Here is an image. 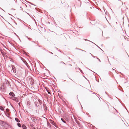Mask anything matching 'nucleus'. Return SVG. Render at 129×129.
Returning a JSON list of instances; mask_svg holds the SVG:
<instances>
[{
    "instance_id": "obj_1",
    "label": "nucleus",
    "mask_w": 129,
    "mask_h": 129,
    "mask_svg": "<svg viewBox=\"0 0 129 129\" xmlns=\"http://www.w3.org/2000/svg\"><path fill=\"white\" fill-rule=\"evenodd\" d=\"M11 99H12L14 101H15L16 102H18V99L17 98H12Z\"/></svg>"
},
{
    "instance_id": "obj_2",
    "label": "nucleus",
    "mask_w": 129,
    "mask_h": 129,
    "mask_svg": "<svg viewBox=\"0 0 129 129\" xmlns=\"http://www.w3.org/2000/svg\"><path fill=\"white\" fill-rule=\"evenodd\" d=\"M9 95L12 96H15V94L13 92H10L9 93Z\"/></svg>"
},
{
    "instance_id": "obj_3",
    "label": "nucleus",
    "mask_w": 129,
    "mask_h": 129,
    "mask_svg": "<svg viewBox=\"0 0 129 129\" xmlns=\"http://www.w3.org/2000/svg\"><path fill=\"white\" fill-rule=\"evenodd\" d=\"M1 52L3 56H4L5 55V53L2 50H1Z\"/></svg>"
},
{
    "instance_id": "obj_4",
    "label": "nucleus",
    "mask_w": 129,
    "mask_h": 129,
    "mask_svg": "<svg viewBox=\"0 0 129 129\" xmlns=\"http://www.w3.org/2000/svg\"><path fill=\"white\" fill-rule=\"evenodd\" d=\"M15 120L18 122H20V120L19 119L17 118H15Z\"/></svg>"
},
{
    "instance_id": "obj_5",
    "label": "nucleus",
    "mask_w": 129,
    "mask_h": 129,
    "mask_svg": "<svg viewBox=\"0 0 129 129\" xmlns=\"http://www.w3.org/2000/svg\"><path fill=\"white\" fill-rule=\"evenodd\" d=\"M22 127L23 129H26V126L24 124L22 125Z\"/></svg>"
},
{
    "instance_id": "obj_6",
    "label": "nucleus",
    "mask_w": 129,
    "mask_h": 129,
    "mask_svg": "<svg viewBox=\"0 0 129 129\" xmlns=\"http://www.w3.org/2000/svg\"><path fill=\"white\" fill-rule=\"evenodd\" d=\"M61 120L64 123H66V122L65 121H64V120L62 118H61Z\"/></svg>"
},
{
    "instance_id": "obj_7",
    "label": "nucleus",
    "mask_w": 129,
    "mask_h": 129,
    "mask_svg": "<svg viewBox=\"0 0 129 129\" xmlns=\"http://www.w3.org/2000/svg\"><path fill=\"white\" fill-rule=\"evenodd\" d=\"M0 109L2 110H4V109L1 106H0Z\"/></svg>"
},
{
    "instance_id": "obj_8",
    "label": "nucleus",
    "mask_w": 129,
    "mask_h": 129,
    "mask_svg": "<svg viewBox=\"0 0 129 129\" xmlns=\"http://www.w3.org/2000/svg\"><path fill=\"white\" fill-rule=\"evenodd\" d=\"M17 125H18V126L19 127H21V124L20 123H17Z\"/></svg>"
},
{
    "instance_id": "obj_9",
    "label": "nucleus",
    "mask_w": 129,
    "mask_h": 129,
    "mask_svg": "<svg viewBox=\"0 0 129 129\" xmlns=\"http://www.w3.org/2000/svg\"><path fill=\"white\" fill-rule=\"evenodd\" d=\"M90 54H91V55L93 57H94V56H93L92 54H91V53H90Z\"/></svg>"
},
{
    "instance_id": "obj_10",
    "label": "nucleus",
    "mask_w": 129,
    "mask_h": 129,
    "mask_svg": "<svg viewBox=\"0 0 129 129\" xmlns=\"http://www.w3.org/2000/svg\"><path fill=\"white\" fill-rule=\"evenodd\" d=\"M94 44H95V45L96 46H97L101 50H102V49L100 48L97 45H96V44H95L94 43Z\"/></svg>"
},
{
    "instance_id": "obj_11",
    "label": "nucleus",
    "mask_w": 129,
    "mask_h": 129,
    "mask_svg": "<svg viewBox=\"0 0 129 129\" xmlns=\"http://www.w3.org/2000/svg\"><path fill=\"white\" fill-rule=\"evenodd\" d=\"M61 62V63H64V64H65V63H64L63 62Z\"/></svg>"
},
{
    "instance_id": "obj_12",
    "label": "nucleus",
    "mask_w": 129,
    "mask_h": 129,
    "mask_svg": "<svg viewBox=\"0 0 129 129\" xmlns=\"http://www.w3.org/2000/svg\"><path fill=\"white\" fill-rule=\"evenodd\" d=\"M98 60H99L100 62H101V61H100V60L99 59Z\"/></svg>"
},
{
    "instance_id": "obj_13",
    "label": "nucleus",
    "mask_w": 129,
    "mask_h": 129,
    "mask_svg": "<svg viewBox=\"0 0 129 129\" xmlns=\"http://www.w3.org/2000/svg\"><path fill=\"white\" fill-rule=\"evenodd\" d=\"M40 100H39V102H40Z\"/></svg>"
},
{
    "instance_id": "obj_14",
    "label": "nucleus",
    "mask_w": 129,
    "mask_h": 129,
    "mask_svg": "<svg viewBox=\"0 0 129 129\" xmlns=\"http://www.w3.org/2000/svg\"><path fill=\"white\" fill-rule=\"evenodd\" d=\"M32 129H36V128L34 127H33Z\"/></svg>"
},
{
    "instance_id": "obj_15",
    "label": "nucleus",
    "mask_w": 129,
    "mask_h": 129,
    "mask_svg": "<svg viewBox=\"0 0 129 129\" xmlns=\"http://www.w3.org/2000/svg\"><path fill=\"white\" fill-rule=\"evenodd\" d=\"M6 111H8V109H6Z\"/></svg>"
},
{
    "instance_id": "obj_16",
    "label": "nucleus",
    "mask_w": 129,
    "mask_h": 129,
    "mask_svg": "<svg viewBox=\"0 0 129 129\" xmlns=\"http://www.w3.org/2000/svg\"><path fill=\"white\" fill-rule=\"evenodd\" d=\"M96 59H98H98H99V58H97V57H96Z\"/></svg>"
},
{
    "instance_id": "obj_17",
    "label": "nucleus",
    "mask_w": 129,
    "mask_h": 129,
    "mask_svg": "<svg viewBox=\"0 0 129 129\" xmlns=\"http://www.w3.org/2000/svg\"><path fill=\"white\" fill-rule=\"evenodd\" d=\"M50 53H51L52 54H53V53H52V52H50Z\"/></svg>"
},
{
    "instance_id": "obj_18",
    "label": "nucleus",
    "mask_w": 129,
    "mask_h": 129,
    "mask_svg": "<svg viewBox=\"0 0 129 129\" xmlns=\"http://www.w3.org/2000/svg\"><path fill=\"white\" fill-rule=\"evenodd\" d=\"M13 67H12V69H13Z\"/></svg>"
},
{
    "instance_id": "obj_19",
    "label": "nucleus",
    "mask_w": 129,
    "mask_h": 129,
    "mask_svg": "<svg viewBox=\"0 0 129 129\" xmlns=\"http://www.w3.org/2000/svg\"><path fill=\"white\" fill-rule=\"evenodd\" d=\"M48 93H50V92H48Z\"/></svg>"
},
{
    "instance_id": "obj_20",
    "label": "nucleus",
    "mask_w": 129,
    "mask_h": 129,
    "mask_svg": "<svg viewBox=\"0 0 129 129\" xmlns=\"http://www.w3.org/2000/svg\"><path fill=\"white\" fill-rule=\"evenodd\" d=\"M89 41L91 42H92V43H93L92 42H91V41Z\"/></svg>"
},
{
    "instance_id": "obj_21",
    "label": "nucleus",
    "mask_w": 129,
    "mask_h": 129,
    "mask_svg": "<svg viewBox=\"0 0 129 129\" xmlns=\"http://www.w3.org/2000/svg\"><path fill=\"white\" fill-rule=\"evenodd\" d=\"M80 71H81V70L80 69Z\"/></svg>"
}]
</instances>
